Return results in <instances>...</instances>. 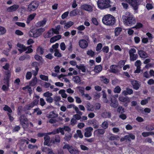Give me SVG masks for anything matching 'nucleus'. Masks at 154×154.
Returning a JSON list of instances; mask_svg holds the SVG:
<instances>
[{
  "label": "nucleus",
  "instance_id": "f257e3e1",
  "mask_svg": "<svg viewBox=\"0 0 154 154\" xmlns=\"http://www.w3.org/2000/svg\"><path fill=\"white\" fill-rule=\"evenodd\" d=\"M124 24L127 26H131L135 24L136 21L133 14L129 12H126L122 16Z\"/></svg>",
  "mask_w": 154,
  "mask_h": 154
},
{
  "label": "nucleus",
  "instance_id": "f03ea898",
  "mask_svg": "<svg viewBox=\"0 0 154 154\" xmlns=\"http://www.w3.org/2000/svg\"><path fill=\"white\" fill-rule=\"evenodd\" d=\"M116 21L115 17L110 14L105 15L102 19V23L106 26H112L114 25Z\"/></svg>",
  "mask_w": 154,
  "mask_h": 154
},
{
  "label": "nucleus",
  "instance_id": "7ed1b4c3",
  "mask_svg": "<svg viewBox=\"0 0 154 154\" xmlns=\"http://www.w3.org/2000/svg\"><path fill=\"white\" fill-rule=\"evenodd\" d=\"M45 30V29L42 28L35 29H31L29 32V36L34 38L38 37L40 36Z\"/></svg>",
  "mask_w": 154,
  "mask_h": 154
},
{
  "label": "nucleus",
  "instance_id": "20e7f679",
  "mask_svg": "<svg viewBox=\"0 0 154 154\" xmlns=\"http://www.w3.org/2000/svg\"><path fill=\"white\" fill-rule=\"evenodd\" d=\"M110 0H98L97 2L98 7L101 9L110 7Z\"/></svg>",
  "mask_w": 154,
  "mask_h": 154
},
{
  "label": "nucleus",
  "instance_id": "39448f33",
  "mask_svg": "<svg viewBox=\"0 0 154 154\" xmlns=\"http://www.w3.org/2000/svg\"><path fill=\"white\" fill-rule=\"evenodd\" d=\"M19 120L20 124L23 128H26L28 127L29 125L28 121L25 115H21L19 118Z\"/></svg>",
  "mask_w": 154,
  "mask_h": 154
},
{
  "label": "nucleus",
  "instance_id": "423d86ee",
  "mask_svg": "<svg viewBox=\"0 0 154 154\" xmlns=\"http://www.w3.org/2000/svg\"><path fill=\"white\" fill-rule=\"evenodd\" d=\"M39 6L38 2L35 1L32 2L28 5L27 10L29 11H34Z\"/></svg>",
  "mask_w": 154,
  "mask_h": 154
},
{
  "label": "nucleus",
  "instance_id": "0eeeda50",
  "mask_svg": "<svg viewBox=\"0 0 154 154\" xmlns=\"http://www.w3.org/2000/svg\"><path fill=\"white\" fill-rule=\"evenodd\" d=\"M64 149H67L71 154H79V151L77 149L74 148L71 146L66 144L64 145L63 147Z\"/></svg>",
  "mask_w": 154,
  "mask_h": 154
},
{
  "label": "nucleus",
  "instance_id": "6e6552de",
  "mask_svg": "<svg viewBox=\"0 0 154 154\" xmlns=\"http://www.w3.org/2000/svg\"><path fill=\"white\" fill-rule=\"evenodd\" d=\"M136 52V50L134 48H132L129 51L130 60L131 61L136 60L138 58L137 54H134Z\"/></svg>",
  "mask_w": 154,
  "mask_h": 154
},
{
  "label": "nucleus",
  "instance_id": "1a4fd4ad",
  "mask_svg": "<svg viewBox=\"0 0 154 154\" xmlns=\"http://www.w3.org/2000/svg\"><path fill=\"white\" fill-rule=\"evenodd\" d=\"M135 138V136L131 133H130L129 135H125L123 138H122L120 139L121 142L125 141V140H128L129 141H131L130 139L132 140H134Z\"/></svg>",
  "mask_w": 154,
  "mask_h": 154
},
{
  "label": "nucleus",
  "instance_id": "9d476101",
  "mask_svg": "<svg viewBox=\"0 0 154 154\" xmlns=\"http://www.w3.org/2000/svg\"><path fill=\"white\" fill-rule=\"evenodd\" d=\"M81 9L88 12H92L93 11L92 7L90 5L85 4L81 5Z\"/></svg>",
  "mask_w": 154,
  "mask_h": 154
},
{
  "label": "nucleus",
  "instance_id": "9b49d317",
  "mask_svg": "<svg viewBox=\"0 0 154 154\" xmlns=\"http://www.w3.org/2000/svg\"><path fill=\"white\" fill-rule=\"evenodd\" d=\"M93 130L92 127H90L87 128L85 130V132L84 133V136L86 137H89L92 135V131Z\"/></svg>",
  "mask_w": 154,
  "mask_h": 154
},
{
  "label": "nucleus",
  "instance_id": "f8f14e48",
  "mask_svg": "<svg viewBox=\"0 0 154 154\" xmlns=\"http://www.w3.org/2000/svg\"><path fill=\"white\" fill-rule=\"evenodd\" d=\"M79 45L81 48L84 49L88 47V43L85 40L81 39L79 41Z\"/></svg>",
  "mask_w": 154,
  "mask_h": 154
},
{
  "label": "nucleus",
  "instance_id": "ddd939ff",
  "mask_svg": "<svg viewBox=\"0 0 154 154\" xmlns=\"http://www.w3.org/2000/svg\"><path fill=\"white\" fill-rule=\"evenodd\" d=\"M19 7V5L17 4H14L13 5L8 7L7 9L8 12H11L16 11Z\"/></svg>",
  "mask_w": 154,
  "mask_h": 154
},
{
  "label": "nucleus",
  "instance_id": "4468645a",
  "mask_svg": "<svg viewBox=\"0 0 154 154\" xmlns=\"http://www.w3.org/2000/svg\"><path fill=\"white\" fill-rule=\"evenodd\" d=\"M131 84L133 88L136 90H137L139 88L140 84L139 82L136 80H133L131 81Z\"/></svg>",
  "mask_w": 154,
  "mask_h": 154
},
{
  "label": "nucleus",
  "instance_id": "2eb2a0df",
  "mask_svg": "<svg viewBox=\"0 0 154 154\" xmlns=\"http://www.w3.org/2000/svg\"><path fill=\"white\" fill-rule=\"evenodd\" d=\"M47 21V20L45 18H44L43 19L40 21H38L36 24L37 27H40L45 26Z\"/></svg>",
  "mask_w": 154,
  "mask_h": 154
},
{
  "label": "nucleus",
  "instance_id": "dca6fc26",
  "mask_svg": "<svg viewBox=\"0 0 154 154\" xmlns=\"http://www.w3.org/2000/svg\"><path fill=\"white\" fill-rule=\"evenodd\" d=\"M138 53L140 57L141 58L144 59L148 57V56L146 53L143 50H138Z\"/></svg>",
  "mask_w": 154,
  "mask_h": 154
},
{
  "label": "nucleus",
  "instance_id": "f3484780",
  "mask_svg": "<svg viewBox=\"0 0 154 154\" xmlns=\"http://www.w3.org/2000/svg\"><path fill=\"white\" fill-rule=\"evenodd\" d=\"M118 66L116 65H112L110 66V72L114 73H116L119 72V70L116 68Z\"/></svg>",
  "mask_w": 154,
  "mask_h": 154
},
{
  "label": "nucleus",
  "instance_id": "a211bd4d",
  "mask_svg": "<svg viewBox=\"0 0 154 154\" xmlns=\"http://www.w3.org/2000/svg\"><path fill=\"white\" fill-rule=\"evenodd\" d=\"M133 91L132 89L127 88H126V90H124L122 92V94L126 96L128 95H131L133 94Z\"/></svg>",
  "mask_w": 154,
  "mask_h": 154
},
{
  "label": "nucleus",
  "instance_id": "6ab92c4d",
  "mask_svg": "<svg viewBox=\"0 0 154 154\" xmlns=\"http://www.w3.org/2000/svg\"><path fill=\"white\" fill-rule=\"evenodd\" d=\"M98 137H101L103 135L105 132V130L103 129H98L95 131L94 132Z\"/></svg>",
  "mask_w": 154,
  "mask_h": 154
},
{
  "label": "nucleus",
  "instance_id": "aec40b11",
  "mask_svg": "<svg viewBox=\"0 0 154 154\" xmlns=\"http://www.w3.org/2000/svg\"><path fill=\"white\" fill-rule=\"evenodd\" d=\"M37 53L41 55H42L44 52V49L41 46L38 47L36 50Z\"/></svg>",
  "mask_w": 154,
  "mask_h": 154
},
{
  "label": "nucleus",
  "instance_id": "412c9836",
  "mask_svg": "<svg viewBox=\"0 0 154 154\" xmlns=\"http://www.w3.org/2000/svg\"><path fill=\"white\" fill-rule=\"evenodd\" d=\"M38 79L36 76L34 77L29 82V85L31 86H35L37 83Z\"/></svg>",
  "mask_w": 154,
  "mask_h": 154
},
{
  "label": "nucleus",
  "instance_id": "4be33fe9",
  "mask_svg": "<svg viewBox=\"0 0 154 154\" xmlns=\"http://www.w3.org/2000/svg\"><path fill=\"white\" fill-rule=\"evenodd\" d=\"M48 135H46L44 137V144L45 146H49V143L50 140V138Z\"/></svg>",
  "mask_w": 154,
  "mask_h": 154
},
{
  "label": "nucleus",
  "instance_id": "5701e85b",
  "mask_svg": "<svg viewBox=\"0 0 154 154\" xmlns=\"http://www.w3.org/2000/svg\"><path fill=\"white\" fill-rule=\"evenodd\" d=\"M119 100L123 102L129 103L130 102L129 98L127 96L124 97L123 96H120L119 98Z\"/></svg>",
  "mask_w": 154,
  "mask_h": 154
},
{
  "label": "nucleus",
  "instance_id": "b1692460",
  "mask_svg": "<svg viewBox=\"0 0 154 154\" xmlns=\"http://www.w3.org/2000/svg\"><path fill=\"white\" fill-rule=\"evenodd\" d=\"M101 116L103 118H110L111 117V113L109 112H104L102 113Z\"/></svg>",
  "mask_w": 154,
  "mask_h": 154
},
{
  "label": "nucleus",
  "instance_id": "393cba45",
  "mask_svg": "<svg viewBox=\"0 0 154 154\" xmlns=\"http://www.w3.org/2000/svg\"><path fill=\"white\" fill-rule=\"evenodd\" d=\"M102 70V66L100 65H96L94 67V71L97 73H99Z\"/></svg>",
  "mask_w": 154,
  "mask_h": 154
},
{
  "label": "nucleus",
  "instance_id": "a878e982",
  "mask_svg": "<svg viewBox=\"0 0 154 154\" xmlns=\"http://www.w3.org/2000/svg\"><path fill=\"white\" fill-rule=\"evenodd\" d=\"M58 116V115L57 113H56L54 111H52L50 112L48 117L50 118H57Z\"/></svg>",
  "mask_w": 154,
  "mask_h": 154
},
{
  "label": "nucleus",
  "instance_id": "bb28decb",
  "mask_svg": "<svg viewBox=\"0 0 154 154\" xmlns=\"http://www.w3.org/2000/svg\"><path fill=\"white\" fill-rule=\"evenodd\" d=\"M100 80L104 84H106L109 83V79L106 78L104 76L100 77Z\"/></svg>",
  "mask_w": 154,
  "mask_h": 154
},
{
  "label": "nucleus",
  "instance_id": "cd10ccee",
  "mask_svg": "<svg viewBox=\"0 0 154 154\" xmlns=\"http://www.w3.org/2000/svg\"><path fill=\"white\" fill-rule=\"evenodd\" d=\"M60 137L58 135H56L54 138L51 140L53 141V143H60Z\"/></svg>",
  "mask_w": 154,
  "mask_h": 154
},
{
  "label": "nucleus",
  "instance_id": "c85d7f7f",
  "mask_svg": "<svg viewBox=\"0 0 154 154\" xmlns=\"http://www.w3.org/2000/svg\"><path fill=\"white\" fill-rule=\"evenodd\" d=\"M72 136V134L71 133H66L65 134L64 139L65 140L67 141H69Z\"/></svg>",
  "mask_w": 154,
  "mask_h": 154
},
{
  "label": "nucleus",
  "instance_id": "c756f323",
  "mask_svg": "<svg viewBox=\"0 0 154 154\" xmlns=\"http://www.w3.org/2000/svg\"><path fill=\"white\" fill-rule=\"evenodd\" d=\"M122 31L121 28L117 27L115 28V36H118L120 33Z\"/></svg>",
  "mask_w": 154,
  "mask_h": 154
},
{
  "label": "nucleus",
  "instance_id": "7c9ffc66",
  "mask_svg": "<svg viewBox=\"0 0 154 154\" xmlns=\"http://www.w3.org/2000/svg\"><path fill=\"white\" fill-rule=\"evenodd\" d=\"M76 67L78 69L81 70L82 72H85L86 71L85 67L84 65L80 64L79 66L76 65Z\"/></svg>",
  "mask_w": 154,
  "mask_h": 154
},
{
  "label": "nucleus",
  "instance_id": "2f4dec72",
  "mask_svg": "<svg viewBox=\"0 0 154 154\" xmlns=\"http://www.w3.org/2000/svg\"><path fill=\"white\" fill-rule=\"evenodd\" d=\"M143 24L137 22V23L136 25L132 27L133 29H137L141 28H143Z\"/></svg>",
  "mask_w": 154,
  "mask_h": 154
},
{
  "label": "nucleus",
  "instance_id": "473e14b6",
  "mask_svg": "<svg viewBox=\"0 0 154 154\" xmlns=\"http://www.w3.org/2000/svg\"><path fill=\"white\" fill-rule=\"evenodd\" d=\"M142 134L143 137H146L149 135H154V132L153 131L143 132Z\"/></svg>",
  "mask_w": 154,
  "mask_h": 154
},
{
  "label": "nucleus",
  "instance_id": "72a5a7b5",
  "mask_svg": "<svg viewBox=\"0 0 154 154\" xmlns=\"http://www.w3.org/2000/svg\"><path fill=\"white\" fill-rule=\"evenodd\" d=\"M117 111L118 113L121 114L124 113L125 112L124 108L120 106H118Z\"/></svg>",
  "mask_w": 154,
  "mask_h": 154
},
{
  "label": "nucleus",
  "instance_id": "f704fd0d",
  "mask_svg": "<svg viewBox=\"0 0 154 154\" xmlns=\"http://www.w3.org/2000/svg\"><path fill=\"white\" fill-rule=\"evenodd\" d=\"M3 109L4 111H7L9 113H11L12 112V110L10 107L6 105H5Z\"/></svg>",
  "mask_w": 154,
  "mask_h": 154
},
{
  "label": "nucleus",
  "instance_id": "c9c22d12",
  "mask_svg": "<svg viewBox=\"0 0 154 154\" xmlns=\"http://www.w3.org/2000/svg\"><path fill=\"white\" fill-rule=\"evenodd\" d=\"M87 54L91 57H93L95 55V52L91 49L88 50L87 51Z\"/></svg>",
  "mask_w": 154,
  "mask_h": 154
},
{
  "label": "nucleus",
  "instance_id": "e433bc0d",
  "mask_svg": "<svg viewBox=\"0 0 154 154\" xmlns=\"http://www.w3.org/2000/svg\"><path fill=\"white\" fill-rule=\"evenodd\" d=\"M119 105V103L116 100L114 101L113 102L112 101H111V103L110 104V106L112 107L116 108H117Z\"/></svg>",
  "mask_w": 154,
  "mask_h": 154
},
{
  "label": "nucleus",
  "instance_id": "4c0bfd02",
  "mask_svg": "<svg viewBox=\"0 0 154 154\" xmlns=\"http://www.w3.org/2000/svg\"><path fill=\"white\" fill-rule=\"evenodd\" d=\"M6 32L5 28L3 26H0V35L5 34Z\"/></svg>",
  "mask_w": 154,
  "mask_h": 154
},
{
  "label": "nucleus",
  "instance_id": "58836bf2",
  "mask_svg": "<svg viewBox=\"0 0 154 154\" xmlns=\"http://www.w3.org/2000/svg\"><path fill=\"white\" fill-rule=\"evenodd\" d=\"M109 124L107 121H104L101 124V127L103 129L105 130L107 129L108 127Z\"/></svg>",
  "mask_w": 154,
  "mask_h": 154
},
{
  "label": "nucleus",
  "instance_id": "ea45409f",
  "mask_svg": "<svg viewBox=\"0 0 154 154\" xmlns=\"http://www.w3.org/2000/svg\"><path fill=\"white\" fill-rule=\"evenodd\" d=\"M150 99V97H149L147 99L142 100L140 102V104L142 105H144L148 103V100Z\"/></svg>",
  "mask_w": 154,
  "mask_h": 154
},
{
  "label": "nucleus",
  "instance_id": "a19ab883",
  "mask_svg": "<svg viewBox=\"0 0 154 154\" xmlns=\"http://www.w3.org/2000/svg\"><path fill=\"white\" fill-rule=\"evenodd\" d=\"M78 14L77 11L76 9H74L70 12L69 13V16L70 17L74 16L77 15Z\"/></svg>",
  "mask_w": 154,
  "mask_h": 154
},
{
  "label": "nucleus",
  "instance_id": "79ce46f5",
  "mask_svg": "<svg viewBox=\"0 0 154 154\" xmlns=\"http://www.w3.org/2000/svg\"><path fill=\"white\" fill-rule=\"evenodd\" d=\"M54 52V55L55 56L57 57H62L61 54L59 52V50L57 49H55Z\"/></svg>",
  "mask_w": 154,
  "mask_h": 154
},
{
  "label": "nucleus",
  "instance_id": "37998d69",
  "mask_svg": "<svg viewBox=\"0 0 154 154\" xmlns=\"http://www.w3.org/2000/svg\"><path fill=\"white\" fill-rule=\"evenodd\" d=\"M35 97L36 99H34L33 101L32 102L35 106L38 104L39 101L38 99L40 97L39 96L36 95L35 96Z\"/></svg>",
  "mask_w": 154,
  "mask_h": 154
},
{
  "label": "nucleus",
  "instance_id": "c03bdc74",
  "mask_svg": "<svg viewBox=\"0 0 154 154\" xmlns=\"http://www.w3.org/2000/svg\"><path fill=\"white\" fill-rule=\"evenodd\" d=\"M73 79H74V82L76 83H78L81 81L80 77L78 76H76L74 77Z\"/></svg>",
  "mask_w": 154,
  "mask_h": 154
},
{
  "label": "nucleus",
  "instance_id": "a18cd8bd",
  "mask_svg": "<svg viewBox=\"0 0 154 154\" xmlns=\"http://www.w3.org/2000/svg\"><path fill=\"white\" fill-rule=\"evenodd\" d=\"M79 88V91L81 94L82 96H83L85 95L84 93V88L82 87H78Z\"/></svg>",
  "mask_w": 154,
  "mask_h": 154
},
{
  "label": "nucleus",
  "instance_id": "49530a36",
  "mask_svg": "<svg viewBox=\"0 0 154 154\" xmlns=\"http://www.w3.org/2000/svg\"><path fill=\"white\" fill-rule=\"evenodd\" d=\"M52 36V33L51 32V30H50L48 31V32L45 35V38H49L51 37Z\"/></svg>",
  "mask_w": 154,
  "mask_h": 154
},
{
  "label": "nucleus",
  "instance_id": "de8ad7c7",
  "mask_svg": "<svg viewBox=\"0 0 154 154\" xmlns=\"http://www.w3.org/2000/svg\"><path fill=\"white\" fill-rule=\"evenodd\" d=\"M39 77L41 79L43 80L48 81V77L42 74L40 75H39Z\"/></svg>",
  "mask_w": 154,
  "mask_h": 154
},
{
  "label": "nucleus",
  "instance_id": "09e8293b",
  "mask_svg": "<svg viewBox=\"0 0 154 154\" xmlns=\"http://www.w3.org/2000/svg\"><path fill=\"white\" fill-rule=\"evenodd\" d=\"M32 74L31 72H28L26 74V78L27 80H29L32 77Z\"/></svg>",
  "mask_w": 154,
  "mask_h": 154
},
{
  "label": "nucleus",
  "instance_id": "8fccbe9b",
  "mask_svg": "<svg viewBox=\"0 0 154 154\" xmlns=\"http://www.w3.org/2000/svg\"><path fill=\"white\" fill-rule=\"evenodd\" d=\"M121 91V89L120 87L117 86H116L114 90V92L116 93H119Z\"/></svg>",
  "mask_w": 154,
  "mask_h": 154
},
{
  "label": "nucleus",
  "instance_id": "3c124183",
  "mask_svg": "<svg viewBox=\"0 0 154 154\" xmlns=\"http://www.w3.org/2000/svg\"><path fill=\"white\" fill-rule=\"evenodd\" d=\"M64 129L63 128H59L57 129V133L60 132L62 135L64 134Z\"/></svg>",
  "mask_w": 154,
  "mask_h": 154
},
{
  "label": "nucleus",
  "instance_id": "603ef678",
  "mask_svg": "<svg viewBox=\"0 0 154 154\" xmlns=\"http://www.w3.org/2000/svg\"><path fill=\"white\" fill-rule=\"evenodd\" d=\"M119 137L117 135L115 136H111L109 138V139L111 141L114 140H118Z\"/></svg>",
  "mask_w": 154,
  "mask_h": 154
},
{
  "label": "nucleus",
  "instance_id": "864d4df0",
  "mask_svg": "<svg viewBox=\"0 0 154 154\" xmlns=\"http://www.w3.org/2000/svg\"><path fill=\"white\" fill-rule=\"evenodd\" d=\"M76 133L78 135V137L79 138L81 139L83 138V136L82 134L81 130H77L76 131Z\"/></svg>",
  "mask_w": 154,
  "mask_h": 154
},
{
  "label": "nucleus",
  "instance_id": "5fc2aeb1",
  "mask_svg": "<svg viewBox=\"0 0 154 154\" xmlns=\"http://www.w3.org/2000/svg\"><path fill=\"white\" fill-rule=\"evenodd\" d=\"M35 59L37 61H41L42 59V57L38 54H36L34 56Z\"/></svg>",
  "mask_w": 154,
  "mask_h": 154
},
{
  "label": "nucleus",
  "instance_id": "6e6d98bb",
  "mask_svg": "<svg viewBox=\"0 0 154 154\" xmlns=\"http://www.w3.org/2000/svg\"><path fill=\"white\" fill-rule=\"evenodd\" d=\"M125 64V62H124V60H121L119 62L118 64L117 65L118 67H119L120 68H122L123 66Z\"/></svg>",
  "mask_w": 154,
  "mask_h": 154
},
{
  "label": "nucleus",
  "instance_id": "4d7b16f0",
  "mask_svg": "<svg viewBox=\"0 0 154 154\" xmlns=\"http://www.w3.org/2000/svg\"><path fill=\"white\" fill-rule=\"evenodd\" d=\"M73 24L74 23L73 22L71 21H69L66 23L65 26H66L67 28H69L72 26Z\"/></svg>",
  "mask_w": 154,
  "mask_h": 154
},
{
  "label": "nucleus",
  "instance_id": "13d9d810",
  "mask_svg": "<svg viewBox=\"0 0 154 154\" xmlns=\"http://www.w3.org/2000/svg\"><path fill=\"white\" fill-rule=\"evenodd\" d=\"M91 21L92 23L94 25L97 26L98 25V23L97 19L95 17H93L92 18Z\"/></svg>",
  "mask_w": 154,
  "mask_h": 154
},
{
  "label": "nucleus",
  "instance_id": "bf43d9fd",
  "mask_svg": "<svg viewBox=\"0 0 154 154\" xmlns=\"http://www.w3.org/2000/svg\"><path fill=\"white\" fill-rule=\"evenodd\" d=\"M103 45L101 43H98L97 45L96 48V50L97 51H98L100 50L102 48Z\"/></svg>",
  "mask_w": 154,
  "mask_h": 154
},
{
  "label": "nucleus",
  "instance_id": "052dcab7",
  "mask_svg": "<svg viewBox=\"0 0 154 154\" xmlns=\"http://www.w3.org/2000/svg\"><path fill=\"white\" fill-rule=\"evenodd\" d=\"M109 48L108 46H104L102 48V51L103 52L107 53L109 51Z\"/></svg>",
  "mask_w": 154,
  "mask_h": 154
},
{
  "label": "nucleus",
  "instance_id": "680f3d73",
  "mask_svg": "<svg viewBox=\"0 0 154 154\" xmlns=\"http://www.w3.org/2000/svg\"><path fill=\"white\" fill-rule=\"evenodd\" d=\"M15 24L18 26L24 27L25 26V24L23 23H21L20 22H16Z\"/></svg>",
  "mask_w": 154,
  "mask_h": 154
},
{
  "label": "nucleus",
  "instance_id": "e2e57ef3",
  "mask_svg": "<svg viewBox=\"0 0 154 154\" xmlns=\"http://www.w3.org/2000/svg\"><path fill=\"white\" fill-rule=\"evenodd\" d=\"M135 66L136 67H140L141 65V62L140 60H137L134 63Z\"/></svg>",
  "mask_w": 154,
  "mask_h": 154
},
{
  "label": "nucleus",
  "instance_id": "0e129e2a",
  "mask_svg": "<svg viewBox=\"0 0 154 154\" xmlns=\"http://www.w3.org/2000/svg\"><path fill=\"white\" fill-rule=\"evenodd\" d=\"M35 68V70H33L32 71L33 75L35 77L38 74V72L39 70V68L38 67H36Z\"/></svg>",
  "mask_w": 154,
  "mask_h": 154
},
{
  "label": "nucleus",
  "instance_id": "69168bd1",
  "mask_svg": "<svg viewBox=\"0 0 154 154\" xmlns=\"http://www.w3.org/2000/svg\"><path fill=\"white\" fill-rule=\"evenodd\" d=\"M36 14L35 13H34L32 14H30L28 17V19L30 20H32L34 19Z\"/></svg>",
  "mask_w": 154,
  "mask_h": 154
},
{
  "label": "nucleus",
  "instance_id": "338daca9",
  "mask_svg": "<svg viewBox=\"0 0 154 154\" xmlns=\"http://www.w3.org/2000/svg\"><path fill=\"white\" fill-rule=\"evenodd\" d=\"M61 49L62 51H64L66 48V45L64 42H62L60 44Z\"/></svg>",
  "mask_w": 154,
  "mask_h": 154
},
{
  "label": "nucleus",
  "instance_id": "774afa93",
  "mask_svg": "<svg viewBox=\"0 0 154 154\" xmlns=\"http://www.w3.org/2000/svg\"><path fill=\"white\" fill-rule=\"evenodd\" d=\"M69 14V12L68 11H66L65 12H64V13H63L62 15H61V18L63 19L66 17Z\"/></svg>",
  "mask_w": 154,
  "mask_h": 154
}]
</instances>
